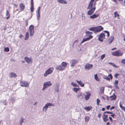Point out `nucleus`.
<instances>
[{
  "mask_svg": "<svg viewBox=\"0 0 125 125\" xmlns=\"http://www.w3.org/2000/svg\"><path fill=\"white\" fill-rule=\"evenodd\" d=\"M6 15L7 16H8V17L6 18L7 19H8L10 17V14L9 13V11L8 10H6Z\"/></svg>",
  "mask_w": 125,
  "mask_h": 125,
  "instance_id": "27",
  "label": "nucleus"
},
{
  "mask_svg": "<svg viewBox=\"0 0 125 125\" xmlns=\"http://www.w3.org/2000/svg\"><path fill=\"white\" fill-rule=\"evenodd\" d=\"M20 83V85L22 87H27L29 85V84L26 81H21Z\"/></svg>",
  "mask_w": 125,
  "mask_h": 125,
  "instance_id": "7",
  "label": "nucleus"
},
{
  "mask_svg": "<svg viewBox=\"0 0 125 125\" xmlns=\"http://www.w3.org/2000/svg\"><path fill=\"white\" fill-rule=\"evenodd\" d=\"M25 60L26 62L28 63H30L32 62V59L31 58H28L27 57H25Z\"/></svg>",
  "mask_w": 125,
  "mask_h": 125,
  "instance_id": "14",
  "label": "nucleus"
},
{
  "mask_svg": "<svg viewBox=\"0 0 125 125\" xmlns=\"http://www.w3.org/2000/svg\"><path fill=\"white\" fill-rule=\"evenodd\" d=\"M37 14H36V16L37 17V20H39L40 17V12H36Z\"/></svg>",
  "mask_w": 125,
  "mask_h": 125,
  "instance_id": "37",
  "label": "nucleus"
},
{
  "mask_svg": "<svg viewBox=\"0 0 125 125\" xmlns=\"http://www.w3.org/2000/svg\"><path fill=\"white\" fill-rule=\"evenodd\" d=\"M121 62L122 63L124 64H125V59H123L121 61Z\"/></svg>",
  "mask_w": 125,
  "mask_h": 125,
  "instance_id": "49",
  "label": "nucleus"
},
{
  "mask_svg": "<svg viewBox=\"0 0 125 125\" xmlns=\"http://www.w3.org/2000/svg\"><path fill=\"white\" fill-rule=\"evenodd\" d=\"M123 54V53L119 50H118L112 53V55L116 56H122Z\"/></svg>",
  "mask_w": 125,
  "mask_h": 125,
  "instance_id": "6",
  "label": "nucleus"
},
{
  "mask_svg": "<svg viewBox=\"0 0 125 125\" xmlns=\"http://www.w3.org/2000/svg\"><path fill=\"white\" fill-rule=\"evenodd\" d=\"M108 76L109 77V78L107 77H104L103 78L104 79H106L107 80H108L109 81H110V79H112L113 78L112 76V75L111 74H109Z\"/></svg>",
  "mask_w": 125,
  "mask_h": 125,
  "instance_id": "16",
  "label": "nucleus"
},
{
  "mask_svg": "<svg viewBox=\"0 0 125 125\" xmlns=\"http://www.w3.org/2000/svg\"><path fill=\"white\" fill-rule=\"evenodd\" d=\"M52 83L50 81L47 82H45L43 83V86H44V87L47 88L52 85Z\"/></svg>",
  "mask_w": 125,
  "mask_h": 125,
  "instance_id": "12",
  "label": "nucleus"
},
{
  "mask_svg": "<svg viewBox=\"0 0 125 125\" xmlns=\"http://www.w3.org/2000/svg\"><path fill=\"white\" fill-rule=\"evenodd\" d=\"M92 108V107L91 106H88L85 107L84 109L86 111H89Z\"/></svg>",
  "mask_w": 125,
  "mask_h": 125,
  "instance_id": "28",
  "label": "nucleus"
},
{
  "mask_svg": "<svg viewBox=\"0 0 125 125\" xmlns=\"http://www.w3.org/2000/svg\"><path fill=\"white\" fill-rule=\"evenodd\" d=\"M119 74L118 73L115 74L114 75V77L115 78H117L118 75H119Z\"/></svg>",
  "mask_w": 125,
  "mask_h": 125,
  "instance_id": "51",
  "label": "nucleus"
},
{
  "mask_svg": "<svg viewBox=\"0 0 125 125\" xmlns=\"http://www.w3.org/2000/svg\"><path fill=\"white\" fill-rule=\"evenodd\" d=\"M56 68L57 69L61 71H62L64 70L62 66L60 65L57 66Z\"/></svg>",
  "mask_w": 125,
  "mask_h": 125,
  "instance_id": "20",
  "label": "nucleus"
},
{
  "mask_svg": "<svg viewBox=\"0 0 125 125\" xmlns=\"http://www.w3.org/2000/svg\"><path fill=\"white\" fill-rule=\"evenodd\" d=\"M105 114H103L102 118L103 121L105 122H106L108 120V119L107 118L108 115H105Z\"/></svg>",
  "mask_w": 125,
  "mask_h": 125,
  "instance_id": "13",
  "label": "nucleus"
},
{
  "mask_svg": "<svg viewBox=\"0 0 125 125\" xmlns=\"http://www.w3.org/2000/svg\"><path fill=\"white\" fill-rule=\"evenodd\" d=\"M79 89V88H73V90L76 93H77V91H78Z\"/></svg>",
  "mask_w": 125,
  "mask_h": 125,
  "instance_id": "38",
  "label": "nucleus"
},
{
  "mask_svg": "<svg viewBox=\"0 0 125 125\" xmlns=\"http://www.w3.org/2000/svg\"><path fill=\"white\" fill-rule=\"evenodd\" d=\"M67 64L65 62H63L62 63L61 65H62V66L64 70V68L67 66Z\"/></svg>",
  "mask_w": 125,
  "mask_h": 125,
  "instance_id": "26",
  "label": "nucleus"
},
{
  "mask_svg": "<svg viewBox=\"0 0 125 125\" xmlns=\"http://www.w3.org/2000/svg\"><path fill=\"white\" fill-rule=\"evenodd\" d=\"M115 108V107L114 106H112L110 108V110H111L113 109H114Z\"/></svg>",
  "mask_w": 125,
  "mask_h": 125,
  "instance_id": "56",
  "label": "nucleus"
},
{
  "mask_svg": "<svg viewBox=\"0 0 125 125\" xmlns=\"http://www.w3.org/2000/svg\"><path fill=\"white\" fill-rule=\"evenodd\" d=\"M78 42V40H77L73 42L74 43H77Z\"/></svg>",
  "mask_w": 125,
  "mask_h": 125,
  "instance_id": "59",
  "label": "nucleus"
},
{
  "mask_svg": "<svg viewBox=\"0 0 125 125\" xmlns=\"http://www.w3.org/2000/svg\"><path fill=\"white\" fill-rule=\"evenodd\" d=\"M100 91L101 93H104V87H102L100 88Z\"/></svg>",
  "mask_w": 125,
  "mask_h": 125,
  "instance_id": "35",
  "label": "nucleus"
},
{
  "mask_svg": "<svg viewBox=\"0 0 125 125\" xmlns=\"http://www.w3.org/2000/svg\"><path fill=\"white\" fill-rule=\"evenodd\" d=\"M24 119L22 117L20 118V121H19V123L20 125H22V124L24 122Z\"/></svg>",
  "mask_w": 125,
  "mask_h": 125,
  "instance_id": "29",
  "label": "nucleus"
},
{
  "mask_svg": "<svg viewBox=\"0 0 125 125\" xmlns=\"http://www.w3.org/2000/svg\"><path fill=\"white\" fill-rule=\"evenodd\" d=\"M10 61H15V60L13 59H12L10 60Z\"/></svg>",
  "mask_w": 125,
  "mask_h": 125,
  "instance_id": "63",
  "label": "nucleus"
},
{
  "mask_svg": "<svg viewBox=\"0 0 125 125\" xmlns=\"http://www.w3.org/2000/svg\"><path fill=\"white\" fill-rule=\"evenodd\" d=\"M34 27L32 25H30L29 28V32L30 36H32L33 35L34 33Z\"/></svg>",
  "mask_w": 125,
  "mask_h": 125,
  "instance_id": "5",
  "label": "nucleus"
},
{
  "mask_svg": "<svg viewBox=\"0 0 125 125\" xmlns=\"http://www.w3.org/2000/svg\"><path fill=\"white\" fill-rule=\"evenodd\" d=\"M100 102V100L99 99H96V104L98 105H99V103Z\"/></svg>",
  "mask_w": 125,
  "mask_h": 125,
  "instance_id": "42",
  "label": "nucleus"
},
{
  "mask_svg": "<svg viewBox=\"0 0 125 125\" xmlns=\"http://www.w3.org/2000/svg\"><path fill=\"white\" fill-rule=\"evenodd\" d=\"M104 32L107 33V36L108 37H109V32L107 31H105Z\"/></svg>",
  "mask_w": 125,
  "mask_h": 125,
  "instance_id": "46",
  "label": "nucleus"
},
{
  "mask_svg": "<svg viewBox=\"0 0 125 125\" xmlns=\"http://www.w3.org/2000/svg\"><path fill=\"white\" fill-rule=\"evenodd\" d=\"M110 106V105H108L107 106H106V108L108 110L109 109Z\"/></svg>",
  "mask_w": 125,
  "mask_h": 125,
  "instance_id": "57",
  "label": "nucleus"
},
{
  "mask_svg": "<svg viewBox=\"0 0 125 125\" xmlns=\"http://www.w3.org/2000/svg\"><path fill=\"white\" fill-rule=\"evenodd\" d=\"M86 33L87 34H92L93 33V32L89 31H87L86 32Z\"/></svg>",
  "mask_w": 125,
  "mask_h": 125,
  "instance_id": "45",
  "label": "nucleus"
},
{
  "mask_svg": "<svg viewBox=\"0 0 125 125\" xmlns=\"http://www.w3.org/2000/svg\"><path fill=\"white\" fill-rule=\"evenodd\" d=\"M82 94L81 92H79L77 94V96L78 98H79L80 97L82 96Z\"/></svg>",
  "mask_w": 125,
  "mask_h": 125,
  "instance_id": "32",
  "label": "nucleus"
},
{
  "mask_svg": "<svg viewBox=\"0 0 125 125\" xmlns=\"http://www.w3.org/2000/svg\"><path fill=\"white\" fill-rule=\"evenodd\" d=\"M115 87H116V89L118 88V86H117V85H115Z\"/></svg>",
  "mask_w": 125,
  "mask_h": 125,
  "instance_id": "62",
  "label": "nucleus"
},
{
  "mask_svg": "<svg viewBox=\"0 0 125 125\" xmlns=\"http://www.w3.org/2000/svg\"><path fill=\"white\" fill-rule=\"evenodd\" d=\"M78 62V61L76 59H73L71 60L70 61L71 66L72 67H73Z\"/></svg>",
  "mask_w": 125,
  "mask_h": 125,
  "instance_id": "10",
  "label": "nucleus"
},
{
  "mask_svg": "<svg viewBox=\"0 0 125 125\" xmlns=\"http://www.w3.org/2000/svg\"><path fill=\"white\" fill-rule=\"evenodd\" d=\"M53 67L50 68L46 71L44 73V77H46L47 76L51 73L53 70Z\"/></svg>",
  "mask_w": 125,
  "mask_h": 125,
  "instance_id": "4",
  "label": "nucleus"
},
{
  "mask_svg": "<svg viewBox=\"0 0 125 125\" xmlns=\"http://www.w3.org/2000/svg\"><path fill=\"white\" fill-rule=\"evenodd\" d=\"M85 119V122H88L89 120V117L88 116H86L84 118Z\"/></svg>",
  "mask_w": 125,
  "mask_h": 125,
  "instance_id": "33",
  "label": "nucleus"
},
{
  "mask_svg": "<svg viewBox=\"0 0 125 125\" xmlns=\"http://www.w3.org/2000/svg\"><path fill=\"white\" fill-rule=\"evenodd\" d=\"M105 54H103L101 55V56L100 60H103L105 57Z\"/></svg>",
  "mask_w": 125,
  "mask_h": 125,
  "instance_id": "40",
  "label": "nucleus"
},
{
  "mask_svg": "<svg viewBox=\"0 0 125 125\" xmlns=\"http://www.w3.org/2000/svg\"><path fill=\"white\" fill-rule=\"evenodd\" d=\"M93 37V36L91 35H90L89 37L86 38H83V40L81 42L80 44H82L84 42L88 41L90 40L91 39H92Z\"/></svg>",
  "mask_w": 125,
  "mask_h": 125,
  "instance_id": "11",
  "label": "nucleus"
},
{
  "mask_svg": "<svg viewBox=\"0 0 125 125\" xmlns=\"http://www.w3.org/2000/svg\"><path fill=\"white\" fill-rule=\"evenodd\" d=\"M25 21V22L26 23V26H27V25H28V21L27 20H26Z\"/></svg>",
  "mask_w": 125,
  "mask_h": 125,
  "instance_id": "54",
  "label": "nucleus"
},
{
  "mask_svg": "<svg viewBox=\"0 0 125 125\" xmlns=\"http://www.w3.org/2000/svg\"><path fill=\"white\" fill-rule=\"evenodd\" d=\"M105 35L104 33H101L98 37V40L100 42H103V40L105 38Z\"/></svg>",
  "mask_w": 125,
  "mask_h": 125,
  "instance_id": "8",
  "label": "nucleus"
},
{
  "mask_svg": "<svg viewBox=\"0 0 125 125\" xmlns=\"http://www.w3.org/2000/svg\"><path fill=\"white\" fill-rule=\"evenodd\" d=\"M59 85L58 84H56L55 87V90L57 93H58L59 91Z\"/></svg>",
  "mask_w": 125,
  "mask_h": 125,
  "instance_id": "24",
  "label": "nucleus"
},
{
  "mask_svg": "<svg viewBox=\"0 0 125 125\" xmlns=\"http://www.w3.org/2000/svg\"><path fill=\"white\" fill-rule=\"evenodd\" d=\"M106 113H108L111 114H113V113L112 112H109L108 111H106L105 112L103 113V114H105Z\"/></svg>",
  "mask_w": 125,
  "mask_h": 125,
  "instance_id": "47",
  "label": "nucleus"
},
{
  "mask_svg": "<svg viewBox=\"0 0 125 125\" xmlns=\"http://www.w3.org/2000/svg\"><path fill=\"white\" fill-rule=\"evenodd\" d=\"M76 81L78 84L80 85L81 87H83L84 86V84L81 81H78V80H76Z\"/></svg>",
  "mask_w": 125,
  "mask_h": 125,
  "instance_id": "22",
  "label": "nucleus"
},
{
  "mask_svg": "<svg viewBox=\"0 0 125 125\" xmlns=\"http://www.w3.org/2000/svg\"><path fill=\"white\" fill-rule=\"evenodd\" d=\"M34 10V6L33 3H31V11L32 12Z\"/></svg>",
  "mask_w": 125,
  "mask_h": 125,
  "instance_id": "31",
  "label": "nucleus"
},
{
  "mask_svg": "<svg viewBox=\"0 0 125 125\" xmlns=\"http://www.w3.org/2000/svg\"><path fill=\"white\" fill-rule=\"evenodd\" d=\"M114 37L113 36H111L110 37L108 40V42L109 44L111 43L114 40Z\"/></svg>",
  "mask_w": 125,
  "mask_h": 125,
  "instance_id": "19",
  "label": "nucleus"
},
{
  "mask_svg": "<svg viewBox=\"0 0 125 125\" xmlns=\"http://www.w3.org/2000/svg\"><path fill=\"white\" fill-rule=\"evenodd\" d=\"M113 66H114V67H115V68H117L118 67V66H116V65L114 64H113L112 65Z\"/></svg>",
  "mask_w": 125,
  "mask_h": 125,
  "instance_id": "55",
  "label": "nucleus"
},
{
  "mask_svg": "<svg viewBox=\"0 0 125 125\" xmlns=\"http://www.w3.org/2000/svg\"><path fill=\"white\" fill-rule=\"evenodd\" d=\"M9 76L10 77H14L15 78L17 77V75L13 73H10L9 74Z\"/></svg>",
  "mask_w": 125,
  "mask_h": 125,
  "instance_id": "17",
  "label": "nucleus"
},
{
  "mask_svg": "<svg viewBox=\"0 0 125 125\" xmlns=\"http://www.w3.org/2000/svg\"><path fill=\"white\" fill-rule=\"evenodd\" d=\"M71 84L73 87H76L78 86L77 85L73 82L71 83Z\"/></svg>",
  "mask_w": 125,
  "mask_h": 125,
  "instance_id": "41",
  "label": "nucleus"
},
{
  "mask_svg": "<svg viewBox=\"0 0 125 125\" xmlns=\"http://www.w3.org/2000/svg\"><path fill=\"white\" fill-rule=\"evenodd\" d=\"M87 9H90L87 12L88 15H91L93 13L95 10V5H93V7L91 8Z\"/></svg>",
  "mask_w": 125,
  "mask_h": 125,
  "instance_id": "3",
  "label": "nucleus"
},
{
  "mask_svg": "<svg viewBox=\"0 0 125 125\" xmlns=\"http://www.w3.org/2000/svg\"><path fill=\"white\" fill-rule=\"evenodd\" d=\"M4 51L6 52H9V49L8 47L5 48L4 49Z\"/></svg>",
  "mask_w": 125,
  "mask_h": 125,
  "instance_id": "43",
  "label": "nucleus"
},
{
  "mask_svg": "<svg viewBox=\"0 0 125 125\" xmlns=\"http://www.w3.org/2000/svg\"><path fill=\"white\" fill-rule=\"evenodd\" d=\"M103 29V28L101 26L97 27H94L90 28L88 30H89L94 31L95 33L99 32Z\"/></svg>",
  "mask_w": 125,
  "mask_h": 125,
  "instance_id": "1",
  "label": "nucleus"
},
{
  "mask_svg": "<svg viewBox=\"0 0 125 125\" xmlns=\"http://www.w3.org/2000/svg\"><path fill=\"white\" fill-rule=\"evenodd\" d=\"M85 98L86 100H87L89 98V97L91 95V94L89 92H87L85 93Z\"/></svg>",
  "mask_w": 125,
  "mask_h": 125,
  "instance_id": "15",
  "label": "nucleus"
},
{
  "mask_svg": "<svg viewBox=\"0 0 125 125\" xmlns=\"http://www.w3.org/2000/svg\"><path fill=\"white\" fill-rule=\"evenodd\" d=\"M94 78L97 81H100V79L98 78L97 77V74H95Z\"/></svg>",
  "mask_w": 125,
  "mask_h": 125,
  "instance_id": "36",
  "label": "nucleus"
},
{
  "mask_svg": "<svg viewBox=\"0 0 125 125\" xmlns=\"http://www.w3.org/2000/svg\"><path fill=\"white\" fill-rule=\"evenodd\" d=\"M111 116L113 118H115L116 117L115 115L114 114H113L111 115Z\"/></svg>",
  "mask_w": 125,
  "mask_h": 125,
  "instance_id": "48",
  "label": "nucleus"
},
{
  "mask_svg": "<svg viewBox=\"0 0 125 125\" xmlns=\"http://www.w3.org/2000/svg\"><path fill=\"white\" fill-rule=\"evenodd\" d=\"M54 104H53L51 103H48L46 104L42 108V110L43 111L46 112L48 107L49 106H54Z\"/></svg>",
  "mask_w": 125,
  "mask_h": 125,
  "instance_id": "2",
  "label": "nucleus"
},
{
  "mask_svg": "<svg viewBox=\"0 0 125 125\" xmlns=\"http://www.w3.org/2000/svg\"><path fill=\"white\" fill-rule=\"evenodd\" d=\"M120 106L122 110L124 111L125 112V107H124L121 104V102L120 103Z\"/></svg>",
  "mask_w": 125,
  "mask_h": 125,
  "instance_id": "34",
  "label": "nucleus"
},
{
  "mask_svg": "<svg viewBox=\"0 0 125 125\" xmlns=\"http://www.w3.org/2000/svg\"><path fill=\"white\" fill-rule=\"evenodd\" d=\"M25 36L24 39L26 40H27L29 38V34L28 32H26L25 33Z\"/></svg>",
  "mask_w": 125,
  "mask_h": 125,
  "instance_id": "30",
  "label": "nucleus"
},
{
  "mask_svg": "<svg viewBox=\"0 0 125 125\" xmlns=\"http://www.w3.org/2000/svg\"><path fill=\"white\" fill-rule=\"evenodd\" d=\"M92 64H90L89 63H86L85 66V69L86 71H88L91 69L93 67Z\"/></svg>",
  "mask_w": 125,
  "mask_h": 125,
  "instance_id": "9",
  "label": "nucleus"
},
{
  "mask_svg": "<svg viewBox=\"0 0 125 125\" xmlns=\"http://www.w3.org/2000/svg\"><path fill=\"white\" fill-rule=\"evenodd\" d=\"M1 102L3 103V104H4L5 105H6L7 104V103L6 102V100L2 101H1Z\"/></svg>",
  "mask_w": 125,
  "mask_h": 125,
  "instance_id": "44",
  "label": "nucleus"
},
{
  "mask_svg": "<svg viewBox=\"0 0 125 125\" xmlns=\"http://www.w3.org/2000/svg\"><path fill=\"white\" fill-rule=\"evenodd\" d=\"M20 8L21 11H22L23 10L25 6L24 4L22 3H21L20 5Z\"/></svg>",
  "mask_w": 125,
  "mask_h": 125,
  "instance_id": "23",
  "label": "nucleus"
},
{
  "mask_svg": "<svg viewBox=\"0 0 125 125\" xmlns=\"http://www.w3.org/2000/svg\"><path fill=\"white\" fill-rule=\"evenodd\" d=\"M41 7H39L37 9V11H36V12H40V9Z\"/></svg>",
  "mask_w": 125,
  "mask_h": 125,
  "instance_id": "52",
  "label": "nucleus"
},
{
  "mask_svg": "<svg viewBox=\"0 0 125 125\" xmlns=\"http://www.w3.org/2000/svg\"><path fill=\"white\" fill-rule=\"evenodd\" d=\"M99 15L98 14H94L90 16V19H94L97 17Z\"/></svg>",
  "mask_w": 125,
  "mask_h": 125,
  "instance_id": "21",
  "label": "nucleus"
},
{
  "mask_svg": "<svg viewBox=\"0 0 125 125\" xmlns=\"http://www.w3.org/2000/svg\"><path fill=\"white\" fill-rule=\"evenodd\" d=\"M114 14L115 15V18L117 16L118 17L119 16V15L116 12H114Z\"/></svg>",
  "mask_w": 125,
  "mask_h": 125,
  "instance_id": "39",
  "label": "nucleus"
},
{
  "mask_svg": "<svg viewBox=\"0 0 125 125\" xmlns=\"http://www.w3.org/2000/svg\"><path fill=\"white\" fill-rule=\"evenodd\" d=\"M82 20H84L85 19V16H83V14H82Z\"/></svg>",
  "mask_w": 125,
  "mask_h": 125,
  "instance_id": "53",
  "label": "nucleus"
},
{
  "mask_svg": "<svg viewBox=\"0 0 125 125\" xmlns=\"http://www.w3.org/2000/svg\"><path fill=\"white\" fill-rule=\"evenodd\" d=\"M57 1L60 3H61L63 4H66L67 3V2L66 1L63 0H57Z\"/></svg>",
  "mask_w": 125,
  "mask_h": 125,
  "instance_id": "25",
  "label": "nucleus"
},
{
  "mask_svg": "<svg viewBox=\"0 0 125 125\" xmlns=\"http://www.w3.org/2000/svg\"><path fill=\"white\" fill-rule=\"evenodd\" d=\"M118 81L117 80H116L115 81V82L114 83L115 85H117L118 84Z\"/></svg>",
  "mask_w": 125,
  "mask_h": 125,
  "instance_id": "50",
  "label": "nucleus"
},
{
  "mask_svg": "<svg viewBox=\"0 0 125 125\" xmlns=\"http://www.w3.org/2000/svg\"><path fill=\"white\" fill-rule=\"evenodd\" d=\"M116 96L115 94L114 93L113 94L109 97V98L111 100H114L116 99Z\"/></svg>",
  "mask_w": 125,
  "mask_h": 125,
  "instance_id": "18",
  "label": "nucleus"
},
{
  "mask_svg": "<svg viewBox=\"0 0 125 125\" xmlns=\"http://www.w3.org/2000/svg\"><path fill=\"white\" fill-rule=\"evenodd\" d=\"M109 119L112 122H113L112 119V117H109Z\"/></svg>",
  "mask_w": 125,
  "mask_h": 125,
  "instance_id": "58",
  "label": "nucleus"
},
{
  "mask_svg": "<svg viewBox=\"0 0 125 125\" xmlns=\"http://www.w3.org/2000/svg\"><path fill=\"white\" fill-rule=\"evenodd\" d=\"M105 110V108H103L102 109V111H104Z\"/></svg>",
  "mask_w": 125,
  "mask_h": 125,
  "instance_id": "64",
  "label": "nucleus"
},
{
  "mask_svg": "<svg viewBox=\"0 0 125 125\" xmlns=\"http://www.w3.org/2000/svg\"><path fill=\"white\" fill-rule=\"evenodd\" d=\"M98 117L99 118H100L101 116V114H99L98 115Z\"/></svg>",
  "mask_w": 125,
  "mask_h": 125,
  "instance_id": "60",
  "label": "nucleus"
},
{
  "mask_svg": "<svg viewBox=\"0 0 125 125\" xmlns=\"http://www.w3.org/2000/svg\"><path fill=\"white\" fill-rule=\"evenodd\" d=\"M46 88H47L46 87H44V86H43V88L42 89V90H44L45 89H46Z\"/></svg>",
  "mask_w": 125,
  "mask_h": 125,
  "instance_id": "61",
  "label": "nucleus"
}]
</instances>
